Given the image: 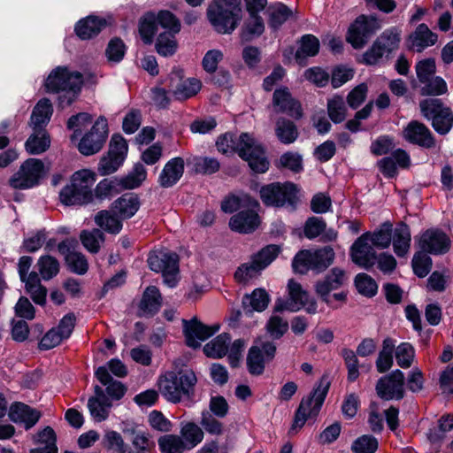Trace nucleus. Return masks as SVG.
Listing matches in <instances>:
<instances>
[{"label": "nucleus", "instance_id": "obj_3", "mask_svg": "<svg viewBox=\"0 0 453 453\" xmlns=\"http://www.w3.org/2000/svg\"><path fill=\"white\" fill-rule=\"evenodd\" d=\"M242 0H214L207 9V17L219 34H231L242 18Z\"/></svg>", "mask_w": 453, "mask_h": 453}, {"label": "nucleus", "instance_id": "obj_39", "mask_svg": "<svg viewBox=\"0 0 453 453\" xmlns=\"http://www.w3.org/2000/svg\"><path fill=\"white\" fill-rule=\"evenodd\" d=\"M248 207H258L256 200L247 195L237 196L230 195L222 201L221 210L226 213H232L237 210H246Z\"/></svg>", "mask_w": 453, "mask_h": 453}, {"label": "nucleus", "instance_id": "obj_28", "mask_svg": "<svg viewBox=\"0 0 453 453\" xmlns=\"http://www.w3.org/2000/svg\"><path fill=\"white\" fill-rule=\"evenodd\" d=\"M184 160L181 157H174L169 160L164 166L158 182L163 188L173 186L183 175Z\"/></svg>", "mask_w": 453, "mask_h": 453}, {"label": "nucleus", "instance_id": "obj_51", "mask_svg": "<svg viewBox=\"0 0 453 453\" xmlns=\"http://www.w3.org/2000/svg\"><path fill=\"white\" fill-rule=\"evenodd\" d=\"M180 434L188 449L195 448L203 439V431L193 422L185 424L180 429Z\"/></svg>", "mask_w": 453, "mask_h": 453}, {"label": "nucleus", "instance_id": "obj_32", "mask_svg": "<svg viewBox=\"0 0 453 453\" xmlns=\"http://www.w3.org/2000/svg\"><path fill=\"white\" fill-rule=\"evenodd\" d=\"M94 220L102 230L111 234H118L123 226L122 219L112 211L111 208L98 211Z\"/></svg>", "mask_w": 453, "mask_h": 453}, {"label": "nucleus", "instance_id": "obj_46", "mask_svg": "<svg viewBox=\"0 0 453 453\" xmlns=\"http://www.w3.org/2000/svg\"><path fill=\"white\" fill-rule=\"evenodd\" d=\"M400 41L401 33L395 27L385 30L376 39L377 43L387 53L388 56L398 49Z\"/></svg>", "mask_w": 453, "mask_h": 453}, {"label": "nucleus", "instance_id": "obj_4", "mask_svg": "<svg viewBox=\"0 0 453 453\" xmlns=\"http://www.w3.org/2000/svg\"><path fill=\"white\" fill-rule=\"evenodd\" d=\"M196 381L197 379L192 371H171L158 378L157 387L158 391L168 402L176 403L180 402L183 395L189 398L193 395Z\"/></svg>", "mask_w": 453, "mask_h": 453}, {"label": "nucleus", "instance_id": "obj_42", "mask_svg": "<svg viewBox=\"0 0 453 453\" xmlns=\"http://www.w3.org/2000/svg\"><path fill=\"white\" fill-rule=\"evenodd\" d=\"M56 434L54 430L46 426L42 431L39 432L35 437V443L43 445V448L33 449L30 453H58L56 445Z\"/></svg>", "mask_w": 453, "mask_h": 453}, {"label": "nucleus", "instance_id": "obj_7", "mask_svg": "<svg viewBox=\"0 0 453 453\" xmlns=\"http://www.w3.org/2000/svg\"><path fill=\"white\" fill-rule=\"evenodd\" d=\"M334 259L333 248L326 246L315 250H302L296 255L292 265L295 272L305 273L308 270L324 271Z\"/></svg>", "mask_w": 453, "mask_h": 453}, {"label": "nucleus", "instance_id": "obj_44", "mask_svg": "<svg viewBox=\"0 0 453 453\" xmlns=\"http://www.w3.org/2000/svg\"><path fill=\"white\" fill-rule=\"evenodd\" d=\"M319 50V42L312 35H305L300 40V46L296 52V59L300 64L307 57H313L318 54Z\"/></svg>", "mask_w": 453, "mask_h": 453}, {"label": "nucleus", "instance_id": "obj_58", "mask_svg": "<svg viewBox=\"0 0 453 453\" xmlns=\"http://www.w3.org/2000/svg\"><path fill=\"white\" fill-rule=\"evenodd\" d=\"M174 33H161L157 40L156 48L158 54L167 57L174 54L177 50V42Z\"/></svg>", "mask_w": 453, "mask_h": 453}, {"label": "nucleus", "instance_id": "obj_30", "mask_svg": "<svg viewBox=\"0 0 453 453\" xmlns=\"http://www.w3.org/2000/svg\"><path fill=\"white\" fill-rule=\"evenodd\" d=\"M135 453H150L155 448L153 436L145 430L132 427L125 430Z\"/></svg>", "mask_w": 453, "mask_h": 453}, {"label": "nucleus", "instance_id": "obj_40", "mask_svg": "<svg viewBox=\"0 0 453 453\" xmlns=\"http://www.w3.org/2000/svg\"><path fill=\"white\" fill-rule=\"evenodd\" d=\"M395 348V342L393 339L388 337L383 341L382 348L376 360V369L379 372H386L393 366V352Z\"/></svg>", "mask_w": 453, "mask_h": 453}, {"label": "nucleus", "instance_id": "obj_10", "mask_svg": "<svg viewBox=\"0 0 453 453\" xmlns=\"http://www.w3.org/2000/svg\"><path fill=\"white\" fill-rule=\"evenodd\" d=\"M260 196L264 203L276 207L288 205L294 208L298 202L296 187L290 182L264 186Z\"/></svg>", "mask_w": 453, "mask_h": 453}, {"label": "nucleus", "instance_id": "obj_38", "mask_svg": "<svg viewBox=\"0 0 453 453\" xmlns=\"http://www.w3.org/2000/svg\"><path fill=\"white\" fill-rule=\"evenodd\" d=\"M230 341L231 338L228 334H219L204 345L203 352L208 357L221 358L226 356Z\"/></svg>", "mask_w": 453, "mask_h": 453}, {"label": "nucleus", "instance_id": "obj_36", "mask_svg": "<svg viewBox=\"0 0 453 453\" xmlns=\"http://www.w3.org/2000/svg\"><path fill=\"white\" fill-rule=\"evenodd\" d=\"M25 288L33 301L37 304H43L46 300L47 289L41 284V279L36 272L29 273L27 279L22 280Z\"/></svg>", "mask_w": 453, "mask_h": 453}, {"label": "nucleus", "instance_id": "obj_18", "mask_svg": "<svg viewBox=\"0 0 453 453\" xmlns=\"http://www.w3.org/2000/svg\"><path fill=\"white\" fill-rule=\"evenodd\" d=\"M378 395L384 400H400L404 395V374L400 370H395L381 377L376 384Z\"/></svg>", "mask_w": 453, "mask_h": 453}, {"label": "nucleus", "instance_id": "obj_6", "mask_svg": "<svg viewBox=\"0 0 453 453\" xmlns=\"http://www.w3.org/2000/svg\"><path fill=\"white\" fill-rule=\"evenodd\" d=\"M329 387L330 381L328 378L323 376L313 389L311 395L302 400L296 412L294 423L291 427L292 431L303 427L308 418L317 416L325 401Z\"/></svg>", "mask_w": 453, "mask_h": 453}, {"label": "nucleus", "instance_id": "obj_64", "mask_svg": "<svg viewBox=\"0 0 453 453\" xmlns=\"http://www.w3.org/2000/svg\"><path fill=\"white\" fill-rule=\"evenodd\" d=\"M395 349L397 365L402 368H409L415 356L413 347L409 342H402Z\"/></svg>", "mask_w": 453, "mask_h": 453}, {"label": "nucleus", "instance_id": "obj_57", "mask_svg": "<svg viewBox=\"0 0 453 453\" xmlns=\"http://www.w3.org/2000/svg\"><path fill=\"white\" fill-rule=\"evenodd\" d=\"M111 406L109 401H101L98 398H89L88 402L90 415L96 422L104 421L108 418Z\"/></svg>", "mask_w": 453, "mask_h": 453}, {"label": "nucleus", "instance_id": "obj_37", "mask_svg": "<svg viewBox=\"0 0 453 453\" xmlns=\"http://www.w3.org/2000/svg\"><path fill=\"white\" fill-rule=\"evenodd\" d=\"M269 302L270 296L264 288H256L250 295H246L242 300L244 309L250 312L263 311L267 308Z\"/></svg>", "mask_w": 453, "mask_h": 453}, {"label": "nucleus", "instance_id": "obj_47", "mask_svg": "<svg viewBox=\"0 0 453 453\" xmlns=\"http://www.w3.org/2000/svg\"><path fill=\"white\" fill-rule=\"evenodd\" d=\"M265 30L263 19L258 14H250L242 30V37L245 41H250L260 36Z\"/></svg>", "mask_w": 453, "mask_h": 453}, {"label": "nucleus", "instance_id": "obj_63", "mask_svg": "<svg viewBox=\"0 0 453 453\" xmlns=\"http://www.w3.org/2000/svg\"><path fill=\"white\" fill-rule=\"evenodd\" d=\"M412 268L417 276L426 277L432 268L431 257L423 251L417 252L412 258Z\"/></svg>", "mask_w": 453, "mask_h": 453}, {"label": "nucleus", "instance_id": "obj_9", "mask_svg": "<svg viewBox=\"0 0 453 453\" xmlns=\"http://www.w3.org/2000/svg\"><path fill=\"white\" fill-rule=\"evenodd\" d=\"M288 300H277L274 308L276 311H297L304 308L308 313L314 314L317 312V303L315 300L310 298L308 293L303 289L301 284L294 280H289L288 283Z\"/></svg>", "mask_w": 453, "mask_h": 453}, {"label": "nucleus", "instance_id": "obj_53", "mask_svg": "<svg viewBox=\"0 0 453 453\" xmlns=\"http://www.w3.org/2000/svg\"><path fill=\"white\" fill-rule=\"evenodd\" d=\"M147 171L145 167L138 163L135 164L132 171L124 178L121 179L119 184L124 188L133 189L141 186V184L146 180Z\"/></svg>", "mask_w": 453, "mask_h": 453}, {"label": "nucleus", "instance_id": "obj_2", "mask_svg": "<svg viewBox=\"0 0 453 453\" xmlns=\"http://www.w3.org/2000/svg\"><path fill=\"white\" fill-rule=\"evenodd\" d=\"M96 180L95 172L89 169H81L75 172L70 182L59 193L60 202L67 206L84 205L93 201V190Z\"/></svg>", "mask_w": 453, "mask_h": 453}, {"label": "nucleus", "instance_id": "obj_48", "mask_svg": "<svg viewBox=\"0 0 453 453\" xmlns=\"http://www.w3.org/2000/svg\"><path fill=\"white\" fill-rule=\"evenodd\" d=\"M275 133L278 139L285 144L294 142L298 136V132L295 124L283 118L278 119Z\"/></svg>", "mask_w": 453, "mask_h": 453}, {"label": "nucleus", "instance_id": "obj_26", "mask_svg": "<svg viewBox=\"0 0 453 453\" xmlns=\"http://www.w3.org/2000/svg\"><path fill=\"white\" fill-rule=\"evenodd\" d=\"M40 417V411L21 403L12 404L9 410L11 420L24 425L27 430L33 427L38 422Z\"/></svg>", "mask_w": 453, "mask_h": 453}, {"label": "nucleus", "instance_id": "obj_56", "mask_svg": "<svg viewBox=\"0 0 453 453\" xmlns=\"http://www.w3.org/2000/svg\"><path fill=\"white\" fill-rule=\"evenodd\" d=\"M157 25L155 13L149 12L141 19L139 33L145 43L150 44L152 42L153 36L157 31Z\"/></svg>", "mask_w": 453, "mask_h": 453}, {"label": "nucleus", "instance_id": "obj_22", "mask_svg": "<svg viewBox=\"0 0 453 453\" xmlns=\"http://www.w3.org/2000/svg\"><path fill=\"white\" fill-rule=\"evenodd\" d=\"M403 137L409 142L425 148H432L435 145L434 139L430 130L424 124L412 120L402 132Z\"/></svg>", "mask_w": 453, "mask_h": 453}, {"label": "nucleus", "instance_id": "obj_1", "mask_svg": "<svg viewBox=\"0 0 453 453\" xmlns=\"http://www.w3.org/2000/svg\"><path fill=\"white\" fill-rule=\"evenodd\" d=\"M216 146L218 150L224 154L237 152L255 173H263L269 168V161L264 148L248 133H242L238 137L232 134H225L219 137Z\"/></svg>", "mask_w": 453, "mask_h": 453}, {"label": "nucleus", "instance_id": "obj_20", "mask_svg": "<svg viewBox=\"0 0 453 453\" xmlns=\"http://www.w3.org/2000/svg\"><path fill=\"white\" fill-rule=\"evenodd\" d=\"M419 247L423 252L431 254H444L449 250L450 240L442 231L429 229L419 238Z\"/></svg>", "mask_w": 453, "mask_h": 453}, {"label": "nucleus", "instance_id": "obj_14", "mask_svg": "<svg viewBox=\"0 0 453 453\" xmlns=\"http://www.w3.org/2000/svg\"><path fill=\"white\" fill-rule=\"evenodd\" d=\"M107 134V120L104 117H99L90 131L80 141L78 145L79 151L85 156L97 153L103 148Z\"/></svg>", "mask_w": 453, "mask_h": 453}, {"label": "nucleus", "instance_id": "obj_54", "mask_svg": "<svg viewBox=\"0 0 453 453\" xmlns=\"http://www.w3.org/2000/svg\"><path fill=\"white\" fill-rule=\"evenodd\" d=\"M101 444L104 449L117 453H125L127 445L122 435L113 430H107L102 439Z\"/></svg>", "mask_w": 453, "mask_h": 453}, {"label": "nucleus", "instance_id": "obj_5", "mask_svg": "<svg viewBox=\"0 0 453 453\" xmlns=\"http://www.w3.org/2000/svg\"><path fill=\"white\" fill-rule=\"evenodd\" d=\"M82 75L78 72H70L66 67L58 66L47 77L45 88L48 92H64L59 102L62 106L69 105L81 90Z\"/></svg>", "mask_w": 453, "mask_h": 453}, {"label": "nucleus", "instance_id": "obj_21", "mask_svg": "<svg viewBox=\"0 0 453 453\" xmlns=\"http://www.w3.org/2000/svg\"><path fill=\"white\" fill-rule=\"evenodd\" d=\"M369 236L370 233L362 234L351 247L352 261L364 268L372 267L376 261V254Z\"/></svg>", "mask_w": 453, "mask_h": 453}, {"label": "nucleus", "instance_id": "obj_17", "mask_svg": "<svg viewBox=\"0 0 453 453\" xmlns=\"http://www.w3.org/2000/svg\"><path fill=\"white\" fill-rule=\"evenodd\" d=\"M348 281L349 276L346 271L335 266L322 280L316 282L315 291L322 301L328 305H332L333 301L330 297V293L342 288L347 285Z\"/></svg>", "mask_w": 453, "mask_h": 453}, {"label": "nucleus", "instance_id": "obj_49", "mask_svg": "<svg viewBox=\"0 0 453 453\" xmlns=\"http://www.w3.org/2000/svg\"><path fill=\"white\" fill-rule=\"evenodd\" d=\"M80 239L83 246L90 252L96 253L100 249L101 243L104 241V234L102 230L94 228L92 230H84L81 233Z\"/></svg>", "mask_w": 453, "mask_h": 453}, {"label": "nucleus", "instance_id": "obj_25", "mask_svg": "<svg viewBox=\"0 0 453 453\" xmlns=\"http://www.w3.org/2000/svg\"><path fill=\"white\" fill-rule=\"evenodd\" d=\"M257 209V207H248L234 215L229 220L230 228L241 234L255 231L260 223Z\"/></svg>", "mask_w": 453, "mask_h": 453}, {"label": "nucleus", "instance_id": "obj_61", "mask_svg": "<svg viewBox=\"0 0 453 453\" xmlns=\"http://www.w3.org/2000/svg\"><path fill=\"white\" fill-rule=\"evenodd\" d=\"M118 184L117 180L110 179L102 180L96 186L93 197L95 196L99 200L110 199L119 192L117 189Z\"/></svg>", "mask_w": 453, "mask_h": 453}, {"label": "nucleus", "instance_id": "obj_34", "mask_svg": "<svg viewBox=\"0 0 453 453\" xmlns=\"http://www.w3.org/2000/svg\"><path fill=\"white\" fill-rule=\"evenodd\" d=\"M33 130L34 132L27 140L25 147L29 154H41L49 149L50 140L43 128L33 127Z\"/></svg>", "mask_w": 453, "mask_h": 453}, {"label": "nucleus", "instance_id": "obj_29", "mask_svg": "<svg viewBox=\"0 0 453 453\" xmlns=\"http://www.w3.org/2000/svg\"><path fill=\"white\" fill-rule=\"evenodd\" d=\"M111 208L122 219L132 218L140 208L139 198L134 194H125L115 200Z\"/></svg>", "mask_w": 453, "mask_h": 453}, {"label": "nucleus", "instance_id": "obj_15", "mask_svg": "<svg viewBox=\"0 0 453 453\" xmlns=\"http://www.w3.org/2000/svg\"><path fill=\"white\" fill-rule=\"evenodd\" d=\"M128 151L127 141L120 134H113L108 155L102 158L99 170L103 174H111L123 164Z\"/></svg>", "mask_w": 453, "mask_h": 453}, {"label": "nucleus", "instance_id": "obj_19", "mask_svg": "<svg viewBox=\"0 0 453 453\" xmlns=\"http://www.w3.org/2000/svg\"><path fill=\"white\" fill-rule=\"evenodd\" d=\"M219 330V325L208 326L196 319L183 320V333L186 343L191 348H197L200 342L207 340Z\"/></svg>", "mask_w": 453, "mask_h": 453}, {"label": "nucleus", "instance_id": "obj_12", "mask_svg": "<svg viewBox=\"0 0 453 453\" xmlns=\"http://www.w3.org/2000/svg\"><path fill=\"white\" fill-rule=\"evenodd\" d=\"M380 27L376 18L361 15L349 26L346 40L354 49H362Z\"/></svg>", "mask_w": 453, "mask_h": 453}, {"label": "nucleus", "instance_id": "obj_8", "mask_svg": "<svg viewBox=\"0 0 453 453\" xmlns=\"http://www.w3.org/2000/svg\"><path fill=\"white\" fill-rule=\"evenodd\" d=\"M422 115L432 120V126L436 132L446 134L453 127V112L444 106L440 99L428 98L419 103Z\"/></svg>", "mask_w": 453, "mask_h": 453}, {"label": "nucleus", "instance_id": "obj_23", "mask_svg": "<svg viewBox=\"0 0 453 453\" xmlns=\"http://www.w3.org/2000/svg\"><path fill=\"white\" fill-rule=\"evenodd\" d=\"M202 83L196 78L182 79L178 73L170 77V92L177 100H186L196 96Z\"/></svg>", "mask_w": 453, "mask_h": 453}, {"label": "nucleus", "instance_id": "obj_33", "mask_svg": "<svg viewBox=\"0 0 453 453\" xmlns=\"http://www.w3.org/2000/svg\"><path fill=\"white\" fill-rule=\"evenodd\" d=\"M411 231L406 224H399L393 231L392 239L394 251L398 257H404L411 247Z\"/></svg>", "mask_w": 453, "mask_h": 453}, {"label": "nucleus", "instance_id": "obj_50", "mask_svg": "<svg viewBox=\"0 0 453 453\" xmlns=\"http://www.w3.org/2000/svg\"><path fill=\"white\" fill-rule=\"evenodd\" d=\"M158 446L163 453H182L188 449L184 440L175 434H166L158 439Z\"/></svg>", "mask_w": 453, "mask_h": 453}, {"label": "nucleus", "instance_id": "obj_24", "mask_svg": "<svg viewBox=\"0 0 453 453\" xmlns=\"http://www.w3.org/2000/svg\"><path fill=\"white\" fill-rule=\"evenodd\" d=\"M273 104L279 112L287 113L296 119L302 116L301 104L292 96L288 88H280L274 91Z\"/></svg>", "mask_w": 453, "mask_h": 453}, {"label": "nucleus", "instance_id": "obj_62", "mask_svg": "<svg viewBox=\"0 0 453 453\" xmlns=\"http://www.w3.org/2000/svg\"><path fill=\"white\" fill-rule=\"evenodd\" d=\"M422 84L421 94L423 96H440L448 90L447 83L439 76H434Z\"/></svg>", "mask_w": 453, "mask_h": 453}, {"label": "nucleus", "instance_id": "obj_41", "mask_svg": "<svg viewBox=\"0 0 453 453\" xmlns=\"http://www.w3.org/2000/svg\"><path fill=\"white\" fill-rule=\"evenodd\" d=\"M162 303V298L157 288L148 287L142 296L140 308L144 314L152 315L156 313Z\"/></svg>", "mask_w": 453, "mask_h": 453}, {"label": "nucleus", "instance_id": "obj_27", "mask_svg": "<svg viewBox=\"0 0 453 453\" xmlns=\"http://www.w3.org/2000/svg\"><path fill=\"white\" fill-rule=\"evenodd\" d=\"M437 40V35L424 23L419 24L409 37L410 47L418 52L434 45Z\"/></svg>", "mask_w": 453, "mask_h": 453}, {"label": "nucleus", "instance_id": "obj_13", "mask_svg": "<svg viewBox=\"0 0 453 453\" xmlns=\"http://www.w3.org/2000/svg\"><path fill=\"white\" fill-rule=\"evenodd\" d=\"M43 173V163L37 158H28L20 165L9 182L13 188H30L38 184Z\"/></svg>", "mask_w": 453, "mask_h": 453}, {"label": "nucleus", "instance_id": "obj_31", "mask_svg": "<svg viewBox=\"0 0 453 453\" xmlns=\"http://www.w3.org/2000/svg\"><path fill=\"white\" fill-rule=\"evenodd\" d=\"M106 26V20L96 16H88L81 19L75 26L76 35L81 40L96 36Z\"/></svg>", "mask_w": 453, "mask_h": 453}, {"label": "nucleus", "instance_id": "obj_43", "mask_svg": "<svg viewBox=\"0 0 453 453\" xmlns=\"http://www.w3.org/2000/svg\"><path fill=\"white\" fill-rule=\"evenodd\" d=\"M52 114V105L49 99H41L34 108L30 125L32 127L42 128Z\"/></svg>", "mask_w": 453, "mask_h": 453}, {"label": "nucleus", "instance_id": "obj_60", "mask_svg": "<svg viewBox=\"0 0 453 453\" xmlns=\"http://www.w3.org/2000/svg\"><path fill=\"white\" fill-rule=\"evenodd\" d=\"M263 271L262 267L252 258L251 261L239 266L234 273V278L239 282H247L256 278Z\"/></svg>", "mask_w": 453, "mask_h": 453}, {"label": "nucleus", "instance_id": "obj_55", "mask_svg": "<svg viewBox=\"0 0 453 453\" xmlns=\"http://www.w3.org/2000/svg\"><path fill=\"white\" fill-rule=\"evenodd\" d=\"M392 234V225L385 223L380 229L374 231L372 234L370 233L369 241L374 247L386 249L391 242Z\"/></svg>", "mask_w": 453, "mask_h": 453}, {"label": "nucleus", "instance_id": "obj_11", "mask_svg": "<svg viewBox=\"0 0 453 453\" xmlns=\"http://www.w3.org/2000/svg\"><path fill=\"white\" fill-rule=\"evenodd\" d=\"M178 256L172 252H154L148 257L150 268L157 273H161L164 282L169 288H174L179 280Z\"/></svg>", "mask_w": 453, "mask_h": 453}, {"label": "nucleus", "instance_id": "obj_59", "mask_svg": "<svg viewBox=\"0 0 453 453\" xmlns=\"http://www.w3.org/2000/svg\"><path fill=\"white\" fill-rule=\"evenodd\" d=\"M328 115L334 123H341L346 118V106L343 98L335 96L327 102Z\"/></svg>", "mask_w": 453, "mask_h": 453}, {"label": "nucleus", "instance_id": "obj_52", "mask_svg": "<svg viewBox=\"0 0 453 453\" xmlns=\"http://www.w3.org/2000/svg\"><path fill=\"white\" fill-rule=\"evenodd\" d=\"M292 11L282 4H277L269 7V26L273 29H278L291 16Z\"/></svg>", "mask_w": 453, "mask_h": 453}, {"label": "nucleus", "instance_id": "obj_16", "mask_svg": "<svg viewBox=\"0 0 453 453\" xmlns=\"http://www.w3.org/2000/svg\"><path fill=\"white\" fill-rule=\"evenodd\" d=\"M276 353V346L271 342H257L248 353L247 366L252 375H260L264 372L265 364L272 361Z\"/></svg>", "mask_w": 453, "mask_h": 453}, {"label": "nucleus", "instance_id": "obj_35", "mask_svg": "<svg viewBox=\"0 0 453 453\" xmlns=\"http://www.w3.org/2000/svg\"><path fill=\"white\" fill-rule=\"evenodd\" d=\"M96 377L103 385L106 386V392L112 398L120 399L124 395L126 389L123 384L113 380L106 367H98L96 371Z\"/></svg>", "mask_w": 453, "mask_h": 453}, {"label": "nucleus", "instance_id": "obj_45", "mask_svg": "<svg viewBox=\"0 0 453 453\" xmlns=\"http://www.w3.org/2000/svg\"><path fill=\"white\" fill-rule=\"evenodd\" d=\"M36 272L44 280L55 277L59 272V262L52 256L43 255L39 257L36 263Z\"/></svg>", "mask_w": 453, "mask_h": 453}]
</instances>
